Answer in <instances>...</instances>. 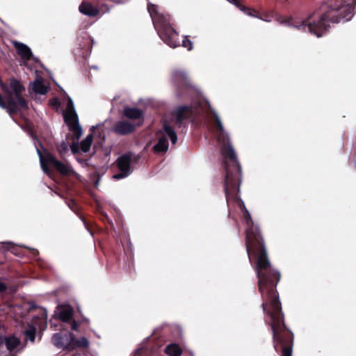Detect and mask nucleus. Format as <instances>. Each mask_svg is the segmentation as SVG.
<instances>
[{"label":"nucleus","instance_id":"obj_19","mask_svg":"<svg viewBox=\"0 0 356 356\" xmlns=\"http://www.w3.org/2000/svg\"><path fill=\"white\" fill-rule=\"evenodd\" d=\"M227 1L229 2L233 3L234 5H235L238 9H240L241 11H243L246 15L264 19V18L262 17L258 16V13L257 10H255L254 9H252L249 7H247L245 6H243L240 2L239 0H227ZM266 19H264V20L268 21V22L270 21V19H268V17L266 16Z\"/></svg>","mask_w":356,"mask_h":356},{"label":"nucleus","instance_id":"obj_31","mask_svg":"<svg viewBox=\"0 0 356 356\" xmlns=\"http://www.w3.org/2000/svg\"><path fill=\"white\" fill-rule=\"evenodd\" d=\"M36 329L33 325H29L24 331L25 336L32 342L35 341Z\"/></svg>","mask_w":356,"mask_h":356},{"label":"nucleus","instance_id":"obj_28","mask_svg":"<svg viewBox=\"0 0 356 356\" xmlns=\"http://www.w3.org/2000/svg\"><path fill=\"white\" fill-rule=\"evenodd\" d=\"M96 2L100 3L101 7L104 9V10H109L111 7L113 6V5L111 4V3H122V0H95Z\"/></svg>","mask_w":356,"mask_h":356},{"label":"nucleus","instance_id":"obj_34","mask_svg":"<svg viewBox=\"0 0 356 356\" xmlns=\"http://www.w3.org/2000/svg\"><path fill=\"white\" fill-rule=\"evenodd\" d=\"M101 219L104 222H108L110 225L113 226V222L109 218L108 216L104 211L100 212Z\"/></svg>","mask_w":356,"mask_h":356},{"label":"nucleus","instance_id":"obj_27","mask_svg":"<svg viewBox=\"0 0 356 356\" xmlns=\"http://www.w3.org/2000/svg\"><path fill=\"white\" fill-rule=\"evenodd\" d=\"M215 124L216 128V133L218 136V140H225L226 138L224 135V128L220 118L218 116L215 117Z\"/></svg>","mask_w":356,"mask_h":356},{"label":"nucleus","instance_id":"obj_7","mask_svg":"<svg viewBox=\"0 0 356 356\" xmlns=\"http://www.w3.org/2000/svg\"><path fill=\"white\" fill-rule=\"evenodd\" d=\"M37 153L40 159V163L42 170L47 175H49L51 170L49 166H52L58 172L63 176H70L75 174L74 170L68 162H62L58 161L56 157L46 149L42 152L37 149Z\"/></svg>","mask_w":356,"mask_h":356},{"label":"nucleus","instance_id":"obj_32","mask_svg":"<svg viewBox=\"0 0 356 356\" xmlns=\"http://www.w3.org/2000/svg\"><path fill=\"white\" fill-rule=\"evenodd\" d=\"M56 149L59 155L63 157L68 151L67 143L62 141L60 144L56 145Z\"/></svg>","mask_w":356,"mask_h":356},{"label":"nucleus","instance_id":"obj_25","mask_svg":"<svg viewBox=\"0 0 356 356\" xmlns=\"http://www.w3.org/2000/svg\"><path fill=\"white\" fill-rule=\"evenodd\" d=\"M64 120L69 128L75 124H79L78 115H77L75 110L69 111L68 113L64 115Z\"/></svg>","mask_w":356,"mask_h":356},{"label":"nucleus","instance_id":"obj_22","mask_svg":"<svg viewBox=\"0 0 356 356\" xmlns=\"http://www.w3.org/2000/svg\"><path fill=\"white\" fill-rule=\"evenodd\" d=\"M32 90L40 95H45L49 90V88L44 85V81L42 79H36L32 83Z\"/></svg>","mask_w":356,"mask_h":356},{"label":"nucleus","instance_id":"obj_39","mask_svg":"<svg viewBox=\"0 0 356 356\" xmlns=\"http://www.w3.org/2000/svg\"><path fill=\"white\" fill-rule=\"evenodd\" d=\"M67 107V109L69 110V111H72L74 110V104H73L72 100L71 99H69Z\"/></svg>","mask_w":356,"mask_h":356},{"label":"nucleus","instance_id":"obj_11","mask_svg":"<svg viewBox=\"0 0 356 356\" xmlns=\"http://www.w3.org/2000/svg\"><path fill=\"white\" fill-rule=\"evenodd\" d=\"M100 4V3L96 2L95 0H92V3L83 1L80 4L79 10L82 14L90 17H97L101 12L104 13L109 11L104 10Z\"/></svg>","mask_w":356,"mask_h":356},{"label":"nucleus","instance_id":"obj_1","mask_svg":"<svg viewBox=\"0 0 356 356\" xmlns=\"http://www.w3.org/2000/svg\"><path fill=\"white\" fill-rule=\"evenodd\" d=\"M246 225L245 248L258 279V289L263 302L264 313L268 317L267 324L284 321L277 285L281 274L270 264L266 242L259 227L254 224L248 210L243 212Z\"/></svg>","mask_w":356,"mask_h":356},{"label":"nucleus","instance_id":"obj_18","mask_svg":"<svg viewBox=\"0 0 356 356\" xmlns=\"http://www.w3.org/2000/svg\"><path fill=\"white\" fill-rule=\"evenodd\" d=\"M165 134L170 139L171 143L175 145L177 141V136L173 127L170 124L167 120L163 121V130H159L156 135H163Z\"/></svg>","mask_w":356,"mask_h":356},{"label":"nucleus","instance_id":"obj_9","mask_svg":"<svg viewBox=\"0 0 356 356\" xmlns=\"http://www.w3.org/2000/svg\"><path fill=\"white\" fill-rule=\"evenodd\" d=\"M241 181L242 178L231 181H224L223 188L227 206H229L230 202H234L237 204V206L243 213L247 210V209L243 201L239 196Z\"/></svg>","mask_w":356,"mask_h":356},{"label":"nucleus","instance_id":"obj_8","mask_svg":"<svg viewBox=\"0 0 356 356\" xmlns=\"http://www.w3.org/2000/svg\"><path fill=\"white\" fill-rule=\"evenodd\" d=\"M172 81L176 87V93L181 99H191L195 92V88L191 83L186 72L182 70H175L171 74Z\"/></svg>","mask_w":356,"mask_h":356},{"label":"nucleus","instance_id":"obj_29","mask_svg":"<svg viewBox=\"0 0 356 356\" xmlns=\"http://www.w3.org/2000/svg\"><path fill=\"white\" fill-rule=\"evenodd\" d=\"M69 129L72 132L73 137L76 140H78L83 134V130L79 124L70 127Z\"/></svg>","mask_w":356,"mask_h":356},{"label":"nucleus","instance_id":"obj_37","mask_svg":"<svg viewBox=\"0 0 356 356\" xmlns=\"http://www.w3.org/2000/svg\"><path fill=\"white\" fill-rule=\"evenodd\" d=\"M69 207L74 211L76 209V203L74 200H70L68 202Z\"/></svg>","mask_w":356,"mask_h":356},{"label":"nucleus","instance_id":"obj_13","mask_svg":"<svg viewBox=\"0 0 356 356\" xmlns=\"http://www.w3.org/2000/svg\"><path fill=\"white\" fill-rule=\"evenodd\" d=\"M137 127L134 123L127 120H119L116 122L113 127V131L119 136H127L134 133Z\"/></svg>","mask_w":356,"mask_h":356},{"label":"nucleus","instance_id":"obj_30","mask_svg":"<svg viewBox=\"0 0 356 356\" xmlns=\"http://www.w3.org/2000/svg\"><path fill=\"white\" fill-rule=\"evenodd\" d=\"M72 345H76L77 347L86 348L89 346V341L85 337H81L79 339H76L74 337Z\"/></svg>","mask_w":356,"mask_h":356},{"label":"nucleus","instance_id":"obj_4","mask_svg":"<svg viewBox=\"0 0 356 356\" xmlns=\"http://www.w3.org/2000/svg\"><path fill=\"white\" fill-rule=\"evenodd\" d=\"M147 10L161 39L172 48L179 47V34L170 24V15L160 13L158 6L150 2L147 3Z\"/></svg>","mask_w":356,"mask_h":356},{"label":"nucleus","instance_id":"obj_17","mask_svg":"<svg viewBox=\"0 0 356 356\" xmlns=\"http://www.w3.org/2000/svg\"><path fill=\"white\" fill-rule=\"evenodd\" d=\"M5 344L9 352L13 351L20 344V339L14 335L4 337L0 335V348Z\"/></svg>","mask_w":356,"mask_h":356},{"label":"nucleus","instance_id":"obj_15","mask_svg":"<svg viewBox=\"0 0 356 356\" xmlns=\"http://www.w3.org/2000/svg\"><path fill=\"white\" fill-rule=\"evenodd\" d=\"M13 44L17 51V54L23 60H33L36 61V58L33 57L31 49L27 45L17 41H14Z\"/></svg>","mask_w":356,"mask_h":356},{"label":"nucleus","instance_id":"obj_10","mask_svg":"<svg viewBox=\"0 0 356 356\" xmlns=\"http://www.w3.org/2000/svg\"><path fill=\"white\" fill-rule=\"evenodd\" d=\"M132 161V153L127 152L119 156L116 161V165L120 170L119 173L113 175V179H121L128 177L131 172V163Z\"/></svg>","mask_w":356,"mask_h":356},{"label":"nucleus","instance_id":"obj_16","mask_svg":"<svg viewBox=\"0 0 356 356\" xmlns=\"http://www.w3.org/2000/svg\"><path fill=\"white\" fill-rule=\"evenodd\" d=\"M193 115L191 106H180L176 111V123L181 125L184 120H188Z\"/></svg>","mask_w":356,"mask_h":356},{"label":"nucleus","instance_id":"obj_23","mask_svg":"<svg viewBox=\"0 0 356 356\" xmlns=\"http://www.w3.org/2000/svg\"><path fill=\"white\" fill-rule=\"evenodd\" d=\"M168 149V140L165 136L159 138L158 143L153 147L155 153H165Z\"/></svg>","mask_w":356,"mask_h":356},{"label":"nucleus","instance_id":"obj_3","mask_svg":"<svg viewBox=\"0 0 356 356\" xmlns=\"http://www.w3.org/2000/svg\"><path fill=\"white\" fill-rule=\"evenodd\" d=\"M0 87L6 99L0 94V107L7 109L10 115L16 114L21 109H28V102L23 96L25 87L20 81L12 77L8 84L0 80Z\"/></svg>","mask_w":356,"mask_h":356},{"label":"nucleus","instance_id":"obj_35","mask_svg":"<svg viewBox=\"0 0 356 356\" xmlns=\"http://www.w3.org/2000/svg\"><path fill=\"white\" fill-rule=\"evenodd\" d=\"M70 148L73 154H77L79 152L80 146L77 142H73L70 145Z\"/></svg>","mask_w":356,"mask_h":356},{"label":"nucleus","instance_id":"obj_42","mask_svg":"<svg viewBox=\"0 0 356 356\" xmlns=\"http://www.w3.org/2000/svg\"><path fill=\"white\" fill-rule=\"evenodd\" d=\"M83 222L85 224V225L86 226L87 229H88V225L86 223V222L85 220H83Z\"/></svg>","mask_w":356,"mask_h":356},{"label":"nucleus","instance_id":"obj_41","mask_svg":"<svg viewBox=\"0 0 356 356\" xmlns=\"http://www.w3.org/2000/svg\"><path fill=\"white\" fill-rule=\"evenodd\" d=\"M100 177H99V175H98V179L95 182V185L97 186L98 184V182H99V180Z\"/></svg>","mask_w":356,"mask_h":356},{"label":"nucleus","instance_id":"obj_40","mask_svg":"<svg viewBox=\"0 0 356 356\" xmlns=\"http://www.w3.org/2000/svg\"><path fill=\"white\" fill-rule=\"evenodd\" d=\"M7 290V286L5 283L0 282V293L5 292Z\"/></svg>","mask_w":356,"mask_h":356},{"label":"nucleus","instance_id":"obj_20","mask_svg":"<svg viewBox=\"0 0 356 356\" xmlns=\"http://www.w3.org/2000/svg\"><path fill=\"white\" fill-rule=\"evenodd\" d=\"M73 313L71 307H61L55 316H58V319L63 323H70L72 320Z\"/></svg>","mask_w":356,"mask_h":356},{"label":"nucleus","instance_id":"obj_24","mask_svg":"<svg viewBox=\"0 0 356 356\" xmlns=\"http://www.w3.org/2000/svg\"><path fill=\"white\" fill-rule=\"evenodd\" d=\"M182 349L175 343H170L165 347V353L169 356H181Z\"/></svg>","mask_w":356,"mask_h":356},{"label":"nucleus","instance_id":"obj_14","mask_svg":"<svg viewBox=\"0 0 356 356\" xmlns=\"http://www.w3.org/2000/svg\"><path fill=\"white\" fill-rule=\"evenodd\" d=\"M122 115L127 119L137 120V123L135 124V125H137V127L143 124L144 113L138 108L126 106L123 109Z\"/></svg>","mask_w":356,"mask_h":356},{"label":"nucleus","instance_id":"obj_33","mask_svg":"<svg viewBox=\"0 0 356 356\" xmlns=\"http://www.w3.org/2000/svg\"><path fill=\"white\" fill-rule=\"evenodd\" d=\"M181 46L186 48L187 50L191 51L193 48V44L191 40L188 38V36H184L182 40Z\"/></svg>","mask_w":356,"mask_h":356},{"label":"nucleus","instance_id":"obj_5","mask_svg":"<svg viewBox=\"0 0 356 356\" xmlns=\"http://www.w3.org/2000/svg\"><path fill=\"white\" fill-rule=\"evenodd\" d=\"M273 336V344L280 356H292L294 335L284 321L268 324Z\"/></svg>","mask_w":356,"mask_h":356},{"label":"nucleus","instance_id":"obj_6","mask_svg":"<svg viewBox=\"0 0 356 356\" xmlns=\"http://www.w3.org/2000/svg\"><path fill=\"white\" fill-rule=\"evenodd\" d=\"M226 139L222 140L221 154L225 159L223 166L225 170L224 181H231L242 178L241 166L238 161L236 152Z\"/></svg>","mask_w":356,"mask_h":356},{"label":"nucleus","instance_id":"obj_26","mask_svg":"<svg viewBox=\"0 0 356 356\" xmlns=\"http://www.w3.org/2000/svg\"><path fill=\"white\" fill-rule=\"evenodd\" d=\"M93 140V134H89L80 143V150L84 153L89 152Z\"/></svg>","mask_w":356,"mask_h":356},{"label":"nucleus","instance_id":"obj_43","mask_svg":"<svg viewBox=\"0 0 356 356\" xmlns=\"http://www.w3.org/2000/svg\"><path fill=\"white\" fill-rule=\"evenodd\" d=\"M138 160V157L135 158V161H137Z\"/></svg>","mask_w":356,"mask_h":356},{"label":"nucleus","instance_id":"obj_21","mask_svg":"<svg viewBox=\"0 0 356 356\" xmlns=\"http://www.w3.org/2000/svg\"><path fill=\"white\" fill-rule=\"evenodd\" d=\"M83 44H79L81 51V55L83 58H87L91 53L93 41L90 37L83 38Z\"/></svg>","mask_w":356,"mask_h":356},{"label":"nucleus","instance_id":"obj_2","mask_svg":"<svg viewBox=\"0 0 356 356\" xmlns=\"http://www.w3.org/2000/svg\"><path fill=\"white\" fill-rule=\"evenodd\" d=\"M333 0H327L320 7L319 12H315L302 22V26H307L309 31L321 37L325 34L330 23H339L341 20L348 21L353 15V8L356 6V0L346 6H333Z\"/></svg>","mask_w":356,"mask_h":356},{"label":"nucleus","instance_id":"obj_38","mask_svg":"<svg viewBox=\"0 0 356 356\" xmlns=\"http://www.w3.org/2000/svg\"><path fill=\"white\" fill-rule=\"evenodd\" d=\"M72 323H71V328L72 330H74V331H77L78 330V327L79 326V323L78 322H76V321L73 320V321H71Z\"/></svg>","mask_w":356,"mask_h":356},{"label":"nucleus","instance_id":"obj_36","mask_svg":"<svg viewBox=\"0 0 356 356\" xmlns=\"http://www.w3.org/2000/svg\"><path fill=\"white\" fill-rule=\"evenodd\" d=\"M49 104L51 106L58 108L60 106V103L57 97H53L49 100Z\"/></svg>","mask_w":356,"mask_h":356},{"label":"nucleus","instance_id":"obj_12","mask_svg":"<svg viewBox=\"0 0 356 356\" xmlns=\"http://www.w3.org/2000/svg\"><path fill=\"white\" fill-rule=\"evenodd\" d=\"M51 341L53 344L58 348L70 349L74 341V334L70 332H57L53 334Z\"/></svg>","mask_w":356,"mask_h":356}]
</instances>
